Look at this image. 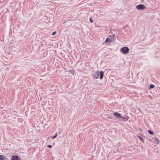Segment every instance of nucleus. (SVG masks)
<instances>
[{
    "instance_id": "nucleus-1",
    "label": "nucleus",
    "mask_w": 160,
    "mask_h": 160,
    "mask_svg": "<svg viewBox=\"0 0 160 160\" xmlns=\"http://www.w3.org/2000/svg\"><path fill=\"white\" fill-rule=\"evenodd\" d=\"M114 40V35H110L108 36L104 43L106 44H109L110 43H112Z\"/></svg>"
},
{
    "instance_id": "nucleus-2",
    "label": "nucleus",
    "mask_w": 160,
    "mask_h": 160,
    "mask_svg": "<svg viewBox=\"0 0 160 160\" xmlns=\"http://www.w3.org/2000/svg\"><path fill=\"white\" fill-rule=\"evenodd\" d=\"M104 72L103 71H101L99 72L98 71L96 72L94 74V77L96 79H98L99 78L100 79L102 78Z\"/></svg>"
},
{
    "instance_id": "nucleus-3",
    "label": "nucleus",
    "mask_w": 160,
    "mask_h": 160,
    "mask_svg": "<svg viewBox=\"0 0 160 160\" xmlns=\"http://www.w3.org/2000/svg\"><path fill=\"white\" fill-rule=\"evenodd\" d=\"M129 50V49L127 47H123L120 49V51L122 54H126L128 53Z\"/></svg>"
},
{
    "instance_id": "nucleus-4",
    "label": "nucleus",
    "mask_w": 160,
    "mask_h": 160,
    "mask_svg": "<svg viewBox=\"0 0 160 160\" xmlns=\"http://www.w3.org/2000/svg\"><path fill=\"white\" fill-rule=\"evenodd\" d=\"M136 8L139 10H141L146 9V7L144 5L139 4L136 6Z\"/></svg>"
},
{
    "instance_id": "nucleus-5",
    "label": "nucleus",
    "mask_w": 160,
    "mask_h": 160,
    "mask_svg": "<svg viewBox=\"0 0 160 160\" xmlns=\"http://www.w3.org/2000/svg\"><path fill=\"white\" fill-rule=\"evenodd\" d=\"M20 158L18 156H13L11 160H20Z\"/></svg>"
},
{
    "instance_id": "nucleus-6",
    "label": "nucleus",
    "mask_w": 160,
    "mask_h": 160,
    "mask_svg": "<svg viewBox=\"0 0 160 160\" xmlns=\"http://www.w3.org/2000/svg\"><path fill=\"white\" fill-rule=\"evenodd\" d=\"M114 116L117 118H124L121 116V114L118 113L114 112L113 113Z\"/></svg>"
},
{
    "instance_id": "nucleus-7",
    "label": "nucleus",
    "mask_w": 160,
    "mask_h": 160,
    "mask_svg": "<svg viewBox=\"0 0 160 160\" xmlns=\"http://www.w3.org/2000/svg\"><path fill=\"white\" fill-rule=\"evenodd\" d=\"M0 160H9L5 156L0 155Z\"/></svg>"
},
{
    "instance_id": "nucleus-8",
    "label": "nucleus",
    "mask_w": 160,
    "mask_h": 160,
    "mask_svg": "<svg viewBox=\"0 0 160 160\" xmlns=\"http://www.w3.org/2000/svg\"><path fill=\"white\" fill-rule=\"evenodd\" d=\"M69 72L71 73H72V75H74V73L75 72V70H74V69H71V70H69Z\"/></svg>"
},
{
    "instance_id": "nucleus-9",
    "label": "nucleus",
    "mask_w": 160,
    "mask_h": 160,
    "mask_svg": "<svg viewBox=\"0 0 160 160\" xmlns=\"http://www.w3.org/2000/svg\"><path fill=\"white\" fill-rule=\"evenodd\" d=\"M155 87V86L153 84H151L150 85V87L149 88V89H151V88H153Z\"/></svg>"
},
{
    "instance_id": "nucleus-10",
    "label": "nucleus",
    "mask_w": 160,
    "mask_h": 160,
    "mask_svg": "<svg viewBox=\"0 0 160 160\" xmlns=\"http://www.w3.org/2000/svg\"><path fill=\"white\" fill-rule=\"evenodd\" d=\"M155 142L156 143H157L158 144L159 143L160 141L158 139H155Z\"/></svg>"
},
{
    "instance_id": "nucleus-11",
    "label": "nucleus",
    "mask_w": 160,
    "mask_h": 160,
    "mask_svg": "<svg viewBox=\"0 0 160 160\" xmlns=\"http://www.w3.org/2000/svg\"><path fill=\"white\" fill-rule=\"evenodd\" d=\"M137 137L140 139L141 141H142L143 142H144V140H143V139H142V138L141 137H140V136H137Z\"/></svg>"
},
{
    "instance_id": "nucleus-12",
    "label": "nucleus",
    "mask_w": 160,
    "mask_h": 160,
    "mask_svg": "<svg viewBox=\"0 0 160 160\" xmlns=\"http://www.w3.org/2000/svg\"><path fill=\"white\" fill-rule=\"evenodd\" d=\"M148 132L151 135H153L154 134L153 132L151 130H148Z\"/></svg>"
},
{
    "instance_id": "nucleus-13",
    "label": "nucleus",
    "mask_w": 160,
    "mask_h": 160,
    "mask_svg": "<svg viewBox=\"0 0 160 160\" xmlns=\"http://www.w3.org/2000/svg\"><path fill=\"white\" fill-rule=\"evenodd\" d=\"M57 136V134L56 133L55 135L54 136H53L52 137V139H54V138H55Z\"/></svg>"
},
{
    "instance_id": "nucleus-14",
    "label": "nucleus",
    "mask_w": 160,
    "mask_h": 160,
    "mask_svg": "<svg viewBox=\"0 0 160 160\" xmlns=\"http://www.w3.org/2000/svg\"><path fill=\"white\" fill-rule=\"evenodd\" d=\"M122 118L123 119V120H124L125 121H127L128 120V118H124V119L123 118Z\"/></svg>"
},
{
    "instance_id": "nucleus-15",
    "label": "nucleus",
    "mask_w": 160,
    "mask_h": 160,
    "mask_svg": "<svg viewBox=\"0 0 160 160\" xmlns=\"http://www.w3.org/2000/svg\"><path fill=\"white\" fill-rule=\"evenodd\" d=\"M47 147H48L49 148H52V146L51 145H48L47 146Z\"/></svg>"
},
{
    "instance_id": "nucleus-16",
    "label": "nucleus",
    "mask_w": 160,
    "mask_h": 160,
    "mask_svg": "<svg viewBox=\"0 0 160 160\" xmlns=\"http://www.w3.org/2000/svg\"><path fill=\"white\" fill-rule=\"evenodd\" d=\"M56 32H54L52 33V35H54L56 34Z\"/></svg>"
},
{
    "instance_id": "nucleus-17",
    "label": "nucleus",
    "mask_w": 160,
    "mask_h": 160,
    "mask_svg": "<svg viewBox=\"0 0 160 160\" xmlns=\"http://www.w3.org/2000/svg\"><path fill=\"white\" fill-rule=\"evenodd\" d=\"M90 22H91V23H92V22H93V21H92V19H91V18H90Z\"/></svg>"
},
{
    "instance_id": "nucleus-18",
    "label": "nucleus",
    "mask_w": 160,
    "mask_h": 160,
    "mask_svg": "<svg viewBox=\"0 0 160 160\" xmlns=\"http://www.w3.org/2000/svg\"><path fill=\"white\" fill-rule=\"evenodd\" d=\"M139 131H142V129H139Z\"/></svg>"
},
{
    "instance_id": "nucleus-19",
    "label": "nucleus",
    "mask_w": 160,
    "mask_h": 160,
    "mask_svg": "<svg viewBox=\"0 0 160 160\" xmlns=\"http://www.w3.org/2000/svg\"><path fill=\"white\" fill-rule=\"evenodd\" d=\"M108 118H110L109 117H108Z\"/></svg>"
}]
</instances>
